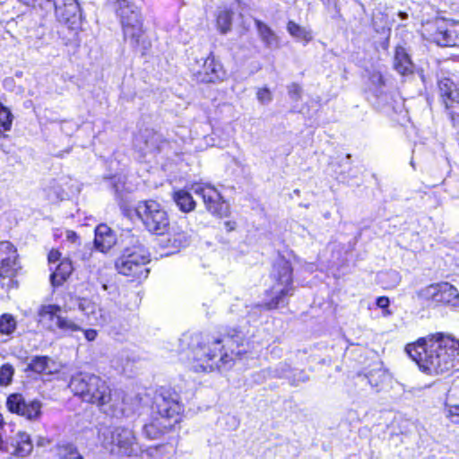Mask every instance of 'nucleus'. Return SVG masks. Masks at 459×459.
Instances as JSON below:
<instances>
[{
  "label": "nucleus",
  "instance_id": "nucleus-1",
  "mask_svg": "<svg viewBox=\"0 0 459 459\" xmlns=\"http://www.w3.org/2000/svg\"><path fill=\"white\" fill-rule=\"evenodd\" d=\"M405 351L429 375L442 374L459 364V341L442 333L420 338L407 344Z\"/></svg>",
  "mask_w": 459,
  "mask_h": 459
},
{
  "label": "nucleus",
  "instance_id": "nucleus-2",
  "mask_svg": "<svg viewBox=\"0 0 459 459\" xmlns=\"http://www.w3.org/2000/svg\"><path fill=\"white\" fill-rule=\"evenodd\" d=\"M244 336L236 329H231L221 337L206 338L194 349L193 365L195 371H212L215 368L230 367L231 362L241 356L239 349L243 344Z\"/></svg>",
  "mask_w": 459,
  "mask_h": 459
},
{
  "label": "nucleus",
  "instance_id": "nucleus-3",
  "mask_svg": "<svg viewBox=\"0 0 459 459\" xmlns=\"http://www.w3.org/2000/svg\"><path fill=\"white\" fill-rule=\"evenodd\" d=\"M70 387L83 401L98 405L107 413L116 415L123 411L118 408L106 381L98 376L81 374L71 379Z\"/></svg>",
  "mask_w": 459,
  "mask_h": 459
},
{
  "label": "nucleus",
  "instance_id": "nucleus-4",
  "mask_svg": "<svg viewBox=\"0 0 459 459\" xmlns=\"http://www.w3.org/2000/svg\"><path fill=\"white\" fill-rule=\"evenodd\" d=\"M150 262V255L143 246H134L126 248L116 262V268L119 273L145 279L149 269L146 264Z\"/></svg>",
  "mask_w": 459,
  "mask_h": 459
},
{
  "label": "nucleus",
  "instance_id": "nucleus-5",
  "mask_svg": "<svg viewBox=\"0 0 459 459\" xmlns=\"http://www.w3.org/2000/svg\"><path fill=\"white\" fill-rule=\"evenodd\" d=\"M135 212L149 232L164 235L169 230V215L156 201L149 200L139 203Z\"/></svg>",
  "mask_w": 459,
  "mask_h": 459
},
{
  "label": "nucleus",
  "instance_id": "nucleus-6",
  "mask_svg": "<svg viewBox=\"0 0 459 459\" xmlns=\"http://www.w3.org/2000/svg\"><path fill=\"white\" fill-rule=\"evenodd\" d=\"M115 8L117 15L120 19L125 38L130 39L134 44H138L143 33L139 8L128 0H117Z\"/></svg>",
  "mask_w": 459,
  "mask_h": 459
},
{
  "label": "nucleus",
  "instance_id": "nucleus-7",
  "mask_svg": "<svg viewBox=\"0 0 459 459\" xmlns=\"http://www.w3.org/2000/svg\"><path fill=\"white\" fill-rule=\"evenodd\" d=\"M271 275L275 282L270 290L272 300L266 305L269 309L276 308L283 301L285 296L292 295L290 264L284 259L279 260L273 265Z\"/></svg>",
  "mask_w": 459,
  "mask_h": 459
},
{
  "label": "nucleus",
  "instance_id": "nucleus-8",
  "mask_svg": "<svg viewBox=\"0 0 459 459\" xmlns=\"http://www.w3.org/2000/svg\"><path fill=\"white\" fill-rule=\"evenodd\" d=\"M195 194L201 196L206 210L213 215L223 217L229 212V206L221 193L208 184H195L192 186Z\"/></svg>",
  "mask_w": 459,
  "mask_h": 459
},
{
  "label": "nucleus",
  "instance_id": "nucleus-9",
  "mask_svg": "<svg viewBox=\"0 0 459 459\" xmlns=\"http://www.w3.org/2000/svg\"><path fill=\"white\" fill-rule=\"evenodd\" d=\"M438 90L452 120L459 122V91L456 85L450 79L443 78L438 81Z\"/></svg>",
  "mask_w": 459,
  "mask_h": 459
},
{
  "label": "nucleus",
  "instance_id": "nucleus-10",
  "mask_svg": "<svg viewBox=\"0 0 459 459\" xmlns=\"http://www.w3.org/2000/svg\"><path fill=\"white\" fill-rule=\"evenodd\" d=\"M157 408L160 416L158 424L164 429H170L179 421V413L182 408L177 396L169 398L162 396L157 402Z\"/></svg>",
  "mask_w": 459,
  "mask_h": 459
},
{
  "label": "nucleus",
  "instance_id": "nucleus-11",
  "mask_svg": "<svg viewBox=\"0 0 459 459\" xmlns=\"http://www.w3.org/2000/svg\"><path fill=\"white\" fill-rule=\"evenodd\" d=\"M432 39L443 47L459 46V22L440 21L437 22V30Z\"/></svg>",
  "mask_w": 459,
  "mask_h": 459
},
{
  "label": "nucleus",
  "instance_id": "nucleus-12",
  "mask_svg": "<svg viewBox=\"0 0 459 459\" xmlns=\"http://www.w3.org/2000/svg\"><path fill=\"white\" fill-rule=\"evenodd\" d=\"M76 302L79 310L88 318L91 325H105L111 321L109 311L96 303L86 299H77Z\"/></svg>",
  "mask_w": 459,
  "mask_h": 459
},
{
  "label": "nucleus",
  "instance_id": "nucleus-13",
  "mask_svg": "<svg viewBox=\"0 0 459 459\" xmlns=\"http://www.w3.org/2000/svg\"><path fill=\"white\" fill-rule=\"evenodd\" d=\"M52 4L56 20L64 23H75L80 16V5L76 0H45Z\"/></svg>",
  "mask_w": 459,
  "mask_h": 459
},
{
  "label": "nucleus",
  "instance_id": "nucleus-14",
  "mask_svg": "<svg viewBox=\"0 0 459 459\" xmlns=\"http://www.w3.org/2000/svg\"><path fill=\"white\" fill-rule=\"evenodd\" d=\"M111 443L117 447L118 453L130 455L135 446L134 432L130 429L117 427L111 432Z\"/></svg>",
  "mask_w": 459,
  "mask_h": 459
},
{
  "label": "nucleus",
  "instance_id": "nucleus-15",
  "mask_svg": "<svg viewBox=\"0 0 459 459\" xmlns=\"http://www.w3.org/2000/svg\"><path fill=\"white\" fill-rule=\"evenodd\" d=\"M197 73L204 75L201 80L205 82L223 80L226 75L222 65L215 59L212 53L204 60L202 70Z\"/></svg>",
  "mask_w": 459,
  "mask_h": 459
},
{
  "label": "nucleus",
  "instance_id": "nucleus-16",
  "mask_svg": "<svg viewBox=\"0 0 459 459\" xmlns=\"http://www.w3.org/2000/svg\"><path fill=\"white\" fill-rule=\"evenodd\" d=\"M255 25L258 37L265 48L276 49L280 48L281 39L276 32L266 23L260 20H255Z\"/></svg>",
  "mask_w": 459,
  "mask_h": 459
},
{
  "label": "nucleus",
  "instance_id": "nucleus-17",
  "mask_svg": "<svg viewBox=\"0 0 459 459\" xmlns=\"http://www.w3.org/2000/svg\"><path fill=\"white\" fill-rule=\"evenodd\" d=\"M95 247L101 252L109 250L116 244V237L109 227L101 224L95 230Z\"/></svg>",
  "mask_w": 459,
  "mask_h": 459
},
{
  "label": "nucleus",
  "instance_id": "nucleus-18",
  "mask_svg": "<svg viewBox=\"0 0 459 459\" xmlns=\"http://www.w3.org/2000/svg\"><path fill=\"white\" fill-rule=\"evenodd\" d=\"M61 311L62 307L58 305H42L38 311L39 321L48 325V327L53 330L57 325V318L61 316Z\"/></svg>",
  "mask_w": 459,
  "mask_h": 459
},
{
  "label": "nucleus",
  "instance_id": "nucleus-19",
  "mask_svg": "<svg viewBox=\"0 0 459 459\" xmlns=\"http://www.w3.org/2000/svg\"><path fill=\"white\" fill-rule=\"evenodd\" d=\"M22 269L19 260L16 261H4L0 263V281L7 288L15 285L14 278L17 276L19 271Z\"/></svg>",
  "mask_w": 459,
  "mask_h": 459
},
{
  "label": "nucleus",
  "instance_id": "nucleus-20",
  "mask_svg": "<svg viewBox=\"0 0 459 459\" xmlns=\"http://www.w3.org/2000/svg\"><path fill=\"white\" fill-rule=\"evenodd\" d=\"M30 368L39 374L51 375L58 370L57 364L46 356L35 357L29 364Z\"/></svg>",
  "mask_w": 459,
  "mask_h": 459
},
{
  "label": "nucleus",
  "instance_id": "nucleus-21",
  "mask_svg": "<svg viewBox=\"0 0 459 459\" xmlns=\"http://www.w3.org/2000/svg\"><path fill=\"white\" fill-rule=\"evenodd\" d=\"M73 270L74 267L70 260L65 259L61 261L55 272L50 275L52 285L54 287L61 286L71 275Z\"/></svg>",
  "mask_w": 459,
  "mask_h": 459
},
{
  "label": "nucleus",
  "instance_id": "nucleus-22",
  "mask_svg": "<svg viewBox=\"0 0 459 459\" xmlns=\"http://www.w3.org/2000/svg\"><path fill=\"white\" fill-rule=\"evenodd\" d=\"M286 30L289 34L297 41L307 44L313 39L312 30L307 27H303L294 21L287 22Z\"/></svg>",
  "mask_w": 459,
  "mask_h": 459
},
{
  "label": "nucleus",
  "instance_id": "nucleus-23",
  "mask_svg": "<svg viewBox=\"0 0 459 459\" xmlns=\"http://www.w3.org/2000/svg\"><path fill=\"white\" fill-rule=\"evenodd\" d=\"M233 12L226 7L217 10L216 26L221 34H227L231 30Z\"/></svg>",
  "mask_w": 459,
  "mask_h": 459
},
{
  "label": "nucleus",
  "instance_id": "nucleus-24",
  "mask_svg": "<svg viewBox=\"0 0 459 459\" xmlns=\"http://www.w3.org/2000/svg\"><path fill=\"white\" fill-rule=\"evenodd\" d=\"M173 199L180 211L192 212L195 208V202L192 195L186 190H178L174 193Z\"/></svg>",
  "mask_w": 459,
  "mask_h": 459
},
{
  "label": "nucleus",
  "instance_id": "nucleus-25",
  "mask_svg": "<svg viewBox=\"0 0 459 459\" xmlns=\"http://www.w3.org/2000/svg\"><path fill=\"white\" fill-rule=\"evenodd\" d=\"M394 66L403 75L411 72V63L404 48H396Z\"/></svg>",
  "mask_w": 459,
  "mask_h": 459
},
{
  "label": "nucleus",
  "instance_id": "nucleus-26",
  "mask_svg": "<svg viewBox=\"0 0 459 459\" xmlns=\"http://www.w3.org/2000/svg\"><path fill=\"white\" fill-rule=\"evenodd\" d=\"M33 446L30 437L26 432H19L16 437V446L14 454L18 456L24 457L30 454Z\"/></svg>",
  "mask_w": 459,
  "mask_h": 459
},
{
  "label": "nucleus",
  "instance_id": "nucleus-27",
  "mask_svg": "<svg viewBox=\"0 0 459 459\" xmlns=\"http://www.w3.org/2000/svg\"><path fill=\"white\" fill-rule=\"evenodd\" d=\"M440 299L439 303L446 304H455L458 298L459 292L455 287L448 282H440Z\"/></svg>",
  "mask_w": 459,
  "mask_h": 459
},
{
  "label": "nucleus",
  "instance_id": "nucleus-28",
  "mask_svg": "<svg viewBox=\"0 0 459 459\" xmlns=\"http://www.w3.org/2000/svg\"><path fill=\"white\" fill-rule=\"evenodd\" d=\"M56 328L59 329L65 333L69 334L75 332L82 331V328L79 323L62 315L60 317L57 318V325H56Z\"/></svg>",
  "mask_w": 459,
  "mask_h": 459
},
{
  "label": "nucleus",
  "instance_id": "nucleus-29",
  "mask_svg": "<svg viewBox=\"0 0 459 459\" xmlns=\"http://www.w3.org/2000/svg\"><path fill=\"white\" fill-rule=\"evenodd\" d=\"M17 328L16 318L8 313L0 316V333L4 335L13 334Z\"/></svg>",
  "mask_w": 459,
  "mask_h": 459
},
{
  "label": "nucleus",
  "instance_id": "nucleus-30",
  "mask_svg": "<svg viewBox=\"0 0 459 459\" xmlns=\"http://www.w3.org/2000/svg\"><path fill=\"white\" fill-rule=\"evenodd\" d=\"M16 260H19L16 247L9 241L0 242V263Z\"/></svg>",
  "mask_w": 459,
  "mask_h": 459
},
{
  "label": "nucleus",
  "instance_id": "nucleus-31",
  "mask_svg": "<svg viewBox=\"0 0 459 459\" xmlns=\"http://www.w3.org/2000/svg\"><path fill=\"white\" fill-rule=\"evenodd\" d=\"M56 451L60 459H82L77 449L71 444H59Z\"/></svg>",
  "mask_w": 459,
  "mask_h": 459
},
{
  "label": "nucleus",
  "instance_id": "nucleus-32",
  "mask_svg": "<svg viewBox=\"0 0 459 459\" xmlns=\"http://www.w3.org/2000/svg\"><path fill=\"white\" fill-rule=\"evenodd\" d=\"M13 123L10 110L0 102V135L11 129Z\"/></svg>",
  "mask_w": 459,
  "mask_h": 459
},
{
  "label": "nucleus",
  "instance_id": "nucleus-33",
  "mask_svg": "<svg viewBox=\"0 0 459 459\" xmlns=\"http://www.w3.org/2000/svg\"><path fill=\"white\" fill-rule=\"evenodd\" d=\"M25 402L21 394H11L6 401V406L11 412H14L20 415Z\"/></svg>",
  "mask_w": 459,
  "mask_h": 459
},
{
  "label": "nucleus",
  "instance_id": "nucleus-34",
  "mask_svg": "<svg viewBox=\"0 0 459 459\" xmlns=\"http://www.w3.org/2000/svg\"><path fill=\"white\" fill-rule=\"evenodd\" d=\"M40 413V403L37 401H32L24 404L20 415L29 420L36 419Z\"/></svg>",
  "mask_w": 459,
  "mask_h": 459
},
{
  "label": "nucleus",
  "instance_id": "nucleus-35",
  "mask_svg": "<svg viewBox=\"0 0 459 459\" xmlns=\"http://www.w3.org/2000/svg\"><path fill=\"white\" fill-rule=\"evenodd\" d=\"M13 368L10 364H4L0 368V385H8L13 379Z\"/></svg>",
  "mask_w": 459,
  "mask_h": 459
},
{
  "label": "nucleus",
  "instance_id": "nucleus-36",
  "mask_svg": "<svg viewBox=\"0 0 459 459\" xmlns=\"http://www.w3.org/2000/svg\"><path fill=\"white\" fill-rule=\"evenodd\" d=\"M439 287L440 283L431 284L422 290V295L427 299H432L433 301L439 303Z\"/></svg>",
  "mask_w": 459,
  "mask_h": 459
},
{
  "label": "nucleus",
  "instance_id": "nucleus-37",
  "mask_svg": "<svg viewBox=\"0 0 459 459\" xmlns=\"http://www.w3.org/2000/svg\"><path fill=\"white\" fill-rule=\"evenodd\" d=\"M142 138H144L146 148L152 150L158 147V142L160 137L157 133L146 130Z\"/></svg>",
  "mask_w": 459,
  "mask_h": 459
},
{
  "label": "nucleus",
  "instance_id": "nucleus-38",
  "mask_svg": "<svg viewBox=\"0 0 459 459\" xmlns=\"http://www.w3.org/2000/svg\"><path fill=\"white\" fill-rule=\"evenodd\" d=\"M446 413L452 422L459 424V405H447Z\"/></svg>",
  "mask_w": 459,
  "mask_h": 459
},
{
  "label": "nucleus",
  "instance_id": "nucleus-39",
  "mask_svg": "<svg viewBox=\"0 0 459 459\" xmlns=\"http://www.w3.org/2000/svg\"><path fill=\"white\" fill-rule=\"evenodd\" d=\"M302 89L298 83H291L288 87V93L290 97L294 100H299L301 98Z\"/></svg>",
  "mask_w": 459,
  "mask_h": 459
},
{
  "label": "nucleus",
  "instance_id": "nucleus-40",
  "mask_svg": "<svg viewBox=\"0 0 459 459\" xmlns=\"http://www.w3.org/2000/svg\"><path fill=\"white\" fill-rule=\"evenodd\" d=\"M256 96L261 103H268L272 100L271 91L267 88L259 89Z\"/></svg>",
  "mask_w": 459,
  "mask_h": 459
},
{
  "label": "nucleus",
  "instance_id": "nucleus-41",
  "mask_svg": "<svg viewBox=\"0 0 459 459\" xmlns=\"http://www.w3.org/2000/svg\"><path fill=\"white\" fill-rule=\"evenodd\" d=\"M82 332H83L85 339L89 342H93L97 338V335H98L97 331L94 329H87V330L82 329Z\"/></svg>",
  "mask_w": 459,
  "mask_h": 459
},
{
  "label": "nucleus",
  "instance_id": "nucleus-42",
  "mask_svg": "<svg viewBox=\"0 0 459 459\" xmlns=\"http://www.w3.org/2000/svg\"><path fill=\"white\" fill-rule=\"evenodd\" d=\"M155 425L153 423L147 424L143 428V431L150 438H155L156 433L154 432Z\"/></svg>",
  "mask_w": 459,
  "mask_h": 459
},
{
  "label": "nucleus",
  "instance_id": "nucleus-43",
  "mask_svg": "<svg viewBox=\"0 0 459 459\" xmlns=\"http://www.w3.org/2000/svg\"><path fill=\"white\" fill-rule=\"evenodd\" d=\"M60 256L61 254L58 250L52 249L48 254V259L50 264L56 263L60 259Z\"/></svg>",
  "mask_w": 459,
  "mask_h": 459
},
{
  "label": "nucleus",
  "instance_id": "nucleus-44",
  "mask_svg": "<svg viewBox=\"0 0 459 459\" xmlns=\"http://www.w3.org/2000/svg\"><path fill=\"white\" fill-rule=\"evenodd\" d=\"M389 304H390V300L387 297L382 296V297H378L377 299V306L381 308L388 307Z\"/></svg>",
  "mask_w": 459,
  "mask_h": 459
},
{
  "label": "nucleus",
  "instance_id": "nucleus-45",
  "mask_svg": "<svg viewBox=\"0 0 459 459\" xmlns=\"http://www.w3.org/2000/svg\"><path fill=\"white\" fill-rule=\"evenodd\" d=\"M65 238L68 241L74 244L77 243V241L79 240V237L77 236V234L72 230H67L65 232Z\"/></svg>",
  "mask_w": 459,
  "mask_h": 459
},
{
  "label": "nucleus",
  "instance_id": "nucleus-46",
  "mask_svg": "<svg viewBox=\"0 0 459 459\" xmlns=\"http://www.w3.org/2000/svg\"><path fill=\"white\" fill-rule=\"evenodd\" d=\"M399 16L402 18V19H406L408 17V14L406 13H403V12H400L399 13Z\"/></svg>",
  "mask_w": 459,
  "mask_h": 459
},
{
  "label": "nucleus",
  "instance_id": "nucleus-47",
  "mask_svg": "<svg viewBox=\"0 0 459 459\" xmlns=\"http://www.w3.org/2000/svg\"><path fill=\"white\" fill-rule=\"evenodd\" d=\"M4 424V418H3V415L0 413V428H2Z\"/></svg>",
  "mask_w": 459,
  "mask_h": 459
},
{
  "label": "nucleus",
  "instance_id": "nucleus-48",
  "mask_svg": "<svg viewBox=\"0 0 459 459\" xmlns=\"http://www.w3.org/2000/svg\"><path fill=\"white\" fill-rule=\"evenodd\" d=\"M3 439L0 437V451L2 450L3 448Z\"/></svg>",
  "mask_w": 459,
  "mask_h": 459
},
{
  "label": "nucleus",
  "instance_id": "nucleus-49",
  "mask_svg": "<svg viewBox=\"0 0 459 459\" xmlns=\"http://www.w3.org/2000/svg\"><path fill=\"white\" fill-rule=\"evenodd\" d=\"M368 382H369V384H370V385H377V384H373V383H372V380H371L370 378L368 379Z\"/></svg>",
  "mask_w": 459,
  "mask_h": 459
},
{
  "label": "nucleus",
  "instance_id": "nucleus-50",
  "mask_svg": "<svg viewBox=\"0 0 459 459\" xmlns=\"http://www.w3.org/2000/svg\"><path fill=\"white\" fill-rule=\"evenodd\" d=\"M102 288H103V290H107V285H106V284H103Z\"/></svg>",
  "mask_w": 459,
  "mask_h": 459
}]
</instances>
